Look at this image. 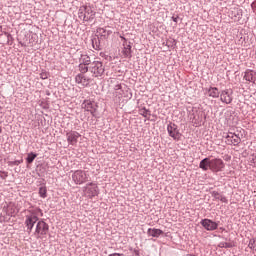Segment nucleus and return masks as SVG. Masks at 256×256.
<instances>
[{
  "mask_svg": "<svg viewBox=\"0 0 256 256\" xmlns=\"http://www.w3.org/2000/svg\"><path fill=\"white\" fill-rule=\"evenodd\" d=\"M96 12L93 11L91 6H81L78 11L79 19L82 21H93L95 19Z\"/></svg>",
  "mask_w": 256,
  "mask_h": 256,
  "instance_id": "f257e3e1",
  "label": "nucleus"
},
{
  "mask_svg": "<svg viewBox=\"0 0 256 256\" xmlns=\"http://www.w3.org/2000/svg\"><path fill=\"white\" fill-rule=\"evenodd\" d=\"M72 180L75 185H83V183H87L89 179V174L84 170H75L72 171Z\"/></svg>",
  "mask_w": 256,
  "mask_h": 256,
  "instance_id": "f03ea898",
  "label": "nucleus"
},
{
  "mask_svg": "<svg viewBox=\"0 0 256 256\" xmlns=\"http://www.w3.org/2000/svg\"><path fill=\"white\" fill-rule=\"evenodd\" d=\"M89 71L93 74V77H103L105 66H103L101 61H93L89 66Z\"/></svg>",
  "mask_w": 256,
  "mask_h": 256,
  "instance_id": "7ed1b4c3",
  "label": "nucleus"
},
{
  "mask_svg": "<svg viewBox=\"0 0 256 256\" xmlns=\"http://www.w3.org/2000/svg\"><path fill=\"white\" fill-rule=\"evenodd\" d=\"M167 132L169 137H171L174 141H181V137L183 136L179 131V127L177 124L170 122L167 125Z\"/></svg>",
  "mask_w": 256,
  "mask_h": 256,
  "instance_id": "20e7f679",
  "label": "nucleus"
},
{
  "mask_svg": "<svg viewBox=\"0 0 256 256\" xmlns=\"http://www.w3.org/2000/svg\"><path fill=\"white\" fill-rule=\"evenodd\" d=\"M82 109H85L89 113H91L92 117H95V113H97V109H99V105L94 100L88 99L84 100L81 104Z\"/></svg>",
  "mask_w": 256,
  "mask_h": 256,
  "instance_id": "39448f33",
  "label": "nucleus"
},
{
  "mask_svg": "<svg viewBox=\"0 0 256 256\" xmlns=\"http://www.w3.org/2000/svg\"><path fill=\"white\" fill-rule=\"evenodd\" d=\"M220 101L225 105H231L233 103V89H224L220 91Z\"/></svg>",
  "mask_w": 256,
  "mask_h": 256,
  "instance_id": "423d86ee",
  "label": "nucleus"
},
{
  "mask_svg": "<svg viewBox=\"0 0 256 256\" xmlns=\"http://www.w3.org/2000/svg\"><path fill=\"white\" fill-rule=\"evenodd\" d=\"M225 169V163L219 158L210 160V171L213 173H219Z\"/></svg>",
  "mask_w": 256,
  "mask_h": 256,
  "instance_id": "0eeeda50",
  "label": "nucleus"
},
{
  "mask_svg": "<svg viewBox=\"0 0 256 256\" xmlns=\"http://www.w3.org/2000/svg\"><path fill=\"white\" fill-rule=\"evenodd\" d=\"M49 233V224L43 220H39L36 224L34 235H47Z\"/></svg>",
  "mask_w": 256,
  "mask_h": 256,
  "instance_id": "6e6552de",
  "label": "nucleus"
},
{
  "mask_svg": "<svg viewBox=\"0 0 256 256\" xmlns=\"http://www.w3.org/2000/svg\"><path fill=\"white\" fill-rule=\"evenodd\" d=\"M200 225H202L206 231H216L219 227V221L215 222L211 219L205 218L200 221Z\"/></svg>",
  "mask_w": 256,
  "mask_h": 256,
  "instance_id": "1a4fd4ad",
  "label": "nucleus"
},
{
  "mask_svg": "<svg viewBox=\"0 0 256 256\" xmlns=\"http://www.w3.org/2000/svg\"><path fill=\"white\" fill-rule=\"evenodd\" d=\"M37 221H39V217H37V215L35 214L26 215L25 225L27 228V233L30 234L31 231H33V227H35V223H37Z\"/></svg>",
  "mask_w": 256,
  "mask_h": 256,
  "instance_id": "9d476101",
  "label": "nucleus"
},
{
  "mask_svg": "<svg viewBox=\"0 0 256 256\" xmlns=\"http://www.w3.org/2000/svg\"><path fill=\"white\" fill-rule=\"evenodd\" d=\"M79 137H81V134H79V132L77 131H69L66 133V138L69 145H73V146L77 145L79 141Z\"/></svg>",
  "mask_w": 256,
  "mask_h": 256,
  "instance_id": "9b49d317",
  "label": "nucleus"
},
{
  "mask_svg": "<svg viewBox=\"0 0 256 256\" xmlns=\"http://www.w3.org/2000/svg\"><path fill=\"white\" fill-rule=\"evenodd\" d=\"M96 33V37L107 40L113 34V30L109 29V27L97 28Z\"/></svg>",
  "mask_w": 256,
  "mask_h": 256,
  "instance_id": "f8f14e48",
  "label": "nucleus"
},
{
  "mask_svg": "<svg viewBox=\"0 0 256 256\" xmlns=\"http://www.w3.org/2000/svg\"><path fill=\"white\" fill-rule=\"evenodd\" d=\"M86 189L88 195H90L91 197H97V195H99V186H97L93 182L88 183Z\"/></svg>",
  "mask_w": 256,
  "mask_h": 256,
  "instance_id": "ddd939ff",
  "label": "nucleus"
},
{
  "mask_svg": "<svg viewBox=\"0 0 256 256\" xmlns=\"http://www.w3.org/2000/svg\"><path fill=\"white\" fill-rule=\"evenodd\" d=\"M226 139L228 142H230L232 145L237 146L239 143H241V138L239 135L229 132L228 135L226 136Z\"/></svg>",
  "mask_w": 256,
  "mask_h": 256,
  "instance_id": "4468645a",
  "label": "nucleus"
},
{
  "mask_svg": "<svg viewBox=\"0 0 256 256\" xmlns=\"http://www.w3.org/2000/svg\"><path fill=\"white\" fill-rule=\"evenodd\" d=\"M205 91L208 94V97H212V99H219V96L221 95V91H219V88L217 87L206 88Z\"/></svg>",
  "mask_w": 256,
  "mask_h": 256,
  "instance_id": "2eb2a0df",
  "label": "nucleus"
},
{
  "mask_svg": "<svg viewBox=\"0 0 256 256\" xmlns=\"http://www.w3.org/2000/svg\"><path fill=\"white\" fill-rule=\"evenodd\" d=\"M147 235L148 237H154V238H159L161 235H163V230L157 229V228H149L147 230Z\"/></svg>",
  "mask_w": 256,
  "mask_h": 256,
  "instance_id": "dca6fc26",
  "label": "nucleus"
},
{
  "mask_svg": "<svg viewBox=\"0 0 256 256\" xmlns=\"http://www.w3.org/2000/svg\"><path fill=\"white\" fill-rule=\"evenodd\" d=\"M245 81H249L250 83H255L256 80V72L253 70H246L244 74Z\"/></svg>",
  "mask_w": 256,
  "mask_h": 256,
  "instance_id": "f3484780",
  "label": "nucleus"
},
{
  "mask_svg": "<svg viewBox=\"0 0 256 256\" xmlns=\"http://www.w3.org/2000/svg\"><path fill=\"white\" fill-rule=\"evenodd\" d=\"M131 49H132L131 42H129L128 45L123 46L122 54L125 59H131V57H133V54H132L133 52Z\"/></svg>",
  "mask_w": 256,
  "mask_h": 256,
  "instance_id": "a211bd4d",
  "label": "nucleus"
},
{
  "mask_svg": "<svg viewBox=\"0 0 256 256\" xmlns=\"http://www.w3.org/2000/svg\"><path fill=\"white\" fill-rule=\"evenodd\" d=\"M199 168L202 169V171H209L211 169V159L204 158L200 161Z\"/></svg>",
  "mask_w": 256,
  "mask_h": 256,
  "instance_id": "6ab92c4d",
  "label": "nucleus"
},
{
  "mask_svg": "<svg viewBox=\"0 0 256 256\" xmlns=\"http://www.w3.org/2000/svg\"><path fill=\"white\" fill-rule=\"evenodd\" d=\"M92 47L95 49V51H101L103 47L101 46V39L99 36H95L91 39Z\"/></svg>",
  "mask_w": 256,
  "mask_h": 256,
  "instance_id": "aec40b11",
  "label": "nucleus"
},
{
  "mask_svg": "<svg viewBox=\"0 0 256 256\" xmlns=\"http://www.w3.org/2000/svg\"><path fill=\"white\" fill-rule=\"evenodd\" d=\"M4 210L8 217H15V206L9 204L7 207L4 206Z\"/></svg>",
  "mask_w": 256,
  "mask_h": 256,
  "instance_id": "412c9836",
  "label": "nucleus"
},
{
  "mask_svg": "<svg viewBox=\"0 0 256 256\" xmlns=\"http://www.w3.org/2000/svg\"><path fill=\"white\" fill-rule=\"evenodd\" d=\"M79 61L82 65H91V57L87 54H81Z\"/></svg>",
  "mask_w": 256,
  "mask_h": 256,
  "instance_id": "4be33fe9",
  "label": "nucleus"
},
{
  "mask_svg": "<svg viewBox=\"0 0 256 256\" xmlns=\"http://www.w3.org/2000/svg\"><path fill=\"white\" fill-rule=\"evenodd\" d=\"M218 247L220 249H233V247H235V242H220Z\"/></svg>",
  "mask_w": 256,
  "mask_h": 256,
  "instance_id": "5701e85b",
  "label": "nucleus"
},
{
  "mask_svg": "<svg viewBox=\"0 0 256 256\" xmlns=\"http://www.w3.org/2000/svg\"><path fill=\"white\" fill-rule=\"evenodd\" d=\"M35 159H37V154H35L34 152H30L27 155L26 163H28V165H31V163H33Z\"/></svg>",
  "mask_w": 256,
  "mask_h": 256,
  "instance_id": "b1692460",
  "label": "nucleus"
},
{
  "mask_svg": "<svg viewBox=\"0 0 256 256\" xmlns=\"http://www.w3.org/2000/svg\"><path fill=\"white\" fill-rule=\"evenodd\" d=\"M78 69L80 71V74L85 75V73H88L89 71V66L87 64H79Z\"/></svg>",
  "mask_w": 256,
  "mask_h": 256,
  "instance_id": "393cba45",
  "label": "nucleus"
},
{
  "mask_svg": "<svg viewBox=\"0 0 256 256\" xmlns=\"http://www.w3.org/2000/svg\"><path fill=\"white\" fill-rule=\"evenodd\" d=\"M248 247L256 252V237L249 240Z\"/></svg>",
  "mask_w": 256,
  "mask_h": 256,
  "instance_id": "a878e982",
  "label": "nucleus"
},
{
  "mask_svg": "<svg viewBox=\"0 0 256 256\" xmlns=\"http://www.w3.org/2000/svg\"><path fill=\"white\" fill-rule=\"evenodd\" d=\"M75 81H76V83H78V85L83 83V81H86L85 74L76 75Z\"/></svg>",
  "mask_w": 256,
  "mask_h": 256,
  "instance_id": "bb28decb",
  "label": "nucleus"
},
{
  "mask_svg": "<svg viewBox=\"0 0 256 256\" xmlns=\"http://www.w3.org/2000/svg\"><path fill=\"white\" fill-rule=\"evenodd\" d=\"M39 195L40 197H42V199H45V197H47V188L44 186H41L39 188Z\"/></svg>",
  "mask_w": 256,
  "mask_h": 256,
  "instance_id": "cd10ccee",
  "label": "nucleus"
},
{
  "mask_svg": "<svg viewBox=\"0 0 256 256\" xmlns=\"http://www.w3.org/2000/svg\"><path fill=\"white\" fill-rule=\"evenodd\" d=\"M140 115H142V117H147L148 115H151V111H149L147 108H141L139 110Z\"/></svg>",
  "mask_w": 256,
  "mask_h": 256,
  "instance_id": "c85d7f7f",
  "label": "nucleus"
},
{
  "mask_svg": "<svg viewBox=\"0 0 256 256\" xmlns=\"http://www.w3.org/2000/svg\"><path fill=\"white\" fill-rule=\"evenodd\" d=\"M21 163H23V159H21V160H15V161H9V162H8V165H9L10 167H13V166L21 165Z\"/></svg>",
  "mask_w": 256,
  "mask_h": 256,
  "instance_id": "c756f323",
  "label": "nucleus"
},
{
  "mask_svg": "<svg viewBox=\"0 0 256 256\" xmlns=\"http://www.w3.org/2000/svg\"><path fill=\"white\" fill-rule=\"evenodd\" d=\"M249 161L253 167H256V154L250 156Z\"/></svg>",
  "mask_w": 256,
  "mask_h": 256,
  "instance_id": "7c9ffc66",
  "label": "nucleus"
},
{
  "mask_svg": "<svg viewBox=\"0 0 256 256\" xmlns=\"http://www.w3.org/2000/svg\"><path fill=\"white\" fill-rule=\"evenodd\" d=\"M211 195H212V197H214V199H220L223 195H221L219 192H217V191H212L211 192Z\"/></svg>",
  "mask_w": 256,
  "mask_h": 256,
  "instance_id": "2f4dec72",
  "label": "nucleus"
},
{
  "mask_svg": "<svg viewBox=\"0 0 256 256\" xmlns=\"http://www.w3.org/2000/svg\"><path fill=\"white\" fill-rule=\"evenodd\" d=\"M120 39L122 41V46L123 47L129 45L130 42L127 40V38H125L124 36H120Z\"/></svg>",
  "mask_w": 256,
  "mask_h": 256,
  "instance_id": "473e14b6",
  "label": "nucleus"
},
{
  "mask_svg": "<svg viewBox=\"0 0 256 256\" xmlns=\"http://www.w3.org/2000/svg\"><path fill=\"white\" fill-rule=\"evenodd\" d=\"M40 79H43V80L49 79V74H48V72H46V71L41 72V73H40Z\"/></svg>",
  "mask_w": 256,
  "mask_h": 256,
  "instance_id": "72a5a7b5",
  "label": "nucleus"
},
{
  "mask_svg": "<svg viewBox=\"0 0 256 256\" xmlns=\"http://www.w3.org/2000/svg\"><path fill=\"white\" fill-rule=\"evenodd\" d=\"M0 177L5 180L7 179V177H9V173L5 171H0Z\"/></svg>",
  "mask_w": 256,
  "mask_h": 256,
  "instance_id": "f704fd0d",
  "label": "nucleus"
},
{
  "mask_svg": "<svg viewBox=\"0 0 256 256\" xmlns=\"http://www.w3.org/2000/svg\"><path fill=\"white\" fill-rule=\"evenodd\" d=\"M218 201H221L222 203H229V200H227V197L225 196H220L219 200Z\"/></svg>",
  "mask_w": 256,
  "mask_h": 256,
  "instance_id": "c9c22d12",
  "label": "nucleus"
},
{
  "mask_svg": "<svg viewBox=\"0 0 256 256\" xmlns=\"http://www.w3.org/2000/svg\"><path fill=\"white\" fill-rule=\"evenodd\" d=\"M251 9L252 11L255 13V10H256V0H254L251 4Z\"/></svg>",
  "mask_w": 256,
  "mask_h": 256,
  "instance_id": "e433bc0d",
  "label": "nucleus"
},
{
  "mask_svg": "<svg viewBox=\"0 0 256 256\" xmlns=\"http://www.w3.org/2000/svg\"><path fill=\"white\" fill-rule=\"evenodd\" d=\"M172 21L177 25L179 21V16H172Z\"/></svg>",
  "mask_w": 256,
  "mask_h": 256,
  "instance_id": "4c0bfd02",
  "label": "nucleus"
},
{
  "mask_svg": "<svg viewBox=\"0 0 256 256\" xmlns=\"http://www.w3.org/2000/svg\"><path fill=\"white\" fill-rule=\"evenodd\" d=\"M108 256H125V254H121V253H112V254H109Z\"/></svg>",
  "mask_w": 256,
  "mask_h": 256,
  "instance_id": "58836bf2",
  "label": "nucleus"
},
{
  "mask_svg": "<svg viewBox=\"0 0 256 256\" xmlns=\"http://www.w3.org/2000/svg\"><path fill=\"white\" fill-rule=\"evenodd\" d=\"M118 89H121V85H116V91H118Z\"/></svg>",
  "mask_w": 256,
  "mask_h": 256,
  "instance_id": "ea45409f",
  "label": "nucleus"
},
{
  "mask_svg": "<svg viewBox=\"0 0 256 256\" xmlns=\"http://www.w3.org/2000/svg\"><path fill=\"white\" fill-rule=\"evenodd\" d=\"M220 231H225V228L221 227V228H220Z\"/></svg>",
  "mask_w": 256,
  "mask_h": 256,
  "instance_id": "a19ab883",
  "label": "nucleus"
},
{
  "mask_svg": "<svg viewBox=\"0 0 256 256\" xmlns=\"http://www.w3.org/2000/svg\"><path fill=\"white\" fill-rule=\"evenodd\" d=\"M3 130L1 129V127H0V133L2 132Z\"/></svg>",
  "mask_w": 256,
  "mask_h": 256,
  "instance_id": "79ce46f5",
  "label": "nucleus"
},
{
  "mask_svg": "<svg viewBox=\"0 0 256 256\" xmlns=\"http://www.w3.org/2000/svg\"><path fill=\"white\" fill-rule=\"evenodd\" d=\"M255 13H256V9H255Z\"/></svg>",
  "mask_w": 256,
  "mask_h": 256,
  "instance_id": "37998d69",
  "label": "nucleus"
}]
</instances>
